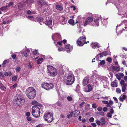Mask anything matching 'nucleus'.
Segmentation results:
<instances>
[{
	"instance_id": "obj_56",
	"label": "nucleus",
	"mask_w": 127,
	"mask_h": 127,
	"mask_svg": "<svg viewBox=\"0 0 127 127\" xmlns=\"http://www.w3.org/2000/svg\"><path fill=\"white\" fill-rule=\"evenodd\" d=\"M21 69V68L20 67H17L16 68V71H19Z\"/></svg>"
},
{
	"instance_id": "obj_32",
	"label": "nucleus",
	"mask_w": 127,
	"mask_h": 127,
	"mask_svg": "<svg viewBox=\"0 0 127 127\" xmlns=\"http://www.w3.org/2000/svg\"><path fill=\"white\" fill-rule=\"evenodd\" d=\"M120 84L121 85H122V86L127 85V84L125 83V82L123 80H121L120 81Z\"/></svg>"
},
{
	"instance_id": "obj_17",
	"label": "nucleus",
	"mask_w": 127,
	"mask_h": 127,
	"mask_svg": "<svg viewBox=\"0 0 127 127\" xmlns=\"http://www.w3.org/2000/svg\"><path fill=\"white\" fill-rule=\"evenodd\" d=\"M32 105H34V106H38L40 107H41V105L39 103L36 101L33 100L32 102Z\"/></svg>"
},
{
	"instance_id": "obj_27",
	"label": "nucleus",
	"mask_w": 127,
	"mask_h": 127,
	"mask_svg": "<svg viewBox=\"0 0 127 127\" xmlns=\"http://www.w3.org/2000/svg\"><path fill=\"white\" fill-rule=\"evenodd\" d=\"M12 74V73L11 71L6 72L4 73V75L6 76H10Z\"/></svg>"
},
{
	"instance_id": "obj_64",
	"label": "nucleus",
	"mask_w": 127,
	"mask_h": 127,
	"mask_svg": "<svg viewBox=\"0 0 127 127\" xmlns=\"http://www.w3.org/2000/svg\"><path fill=\"white\" fill-rule=\"evenodd\" d=\"M124 79L125 81H127V76H125L124 77Z\"/></svg>"
},
{
	"instance_id": "obj_52",
	"label": "nucleus",
	"mask_w": 127,
	"mask_h": 127,
	"mask_svg": "<svg viewBox=\"0 0 127 127\" xmlns=\"http://www.w3.org/2000/svg\"><path fill=\"white\" fill-rule=\"evenodd\" d=\"M30 113L29 112H27L26 113V115L27 117H29L30 115Z\"/></svg>"
},
{
	"instance_id": "obj_39",
	"label": "nucleus",
	"mask_w": 127,
	"mask_h": 127,
	"mask_svg": "<svg viewBox=\"0 0 127 127\" xmlns=\"http://www.w3.org/2000/svg\"><path fill=\"white\" fill-rule=\"evenodd\" d=\"M115 76L117 78L118 80H120L121 79V77L120 76L119 74H115Z\"/></svg>"
},
{
	"instance_id": "obj_28",
	"label": "nucleus",
	"mask_w": 127,
	"mask_h": 127,
	"mask_svg": "<svg viewBox=\"0 0 127 127\" xmlns=\"http://www.w3.org/2000/svg\"><path fill=\"white\" fill-rule=\"evenodd\" d=\"M43 60V59L42 58H40L38 59L36 62V63L38 64H39L41 63Z\"/></svg>"
},
{
	"instance_id": "obj_29",
	"label": "nucleus",
	"mask_w": 127,
	"mask_h": 127,
	"mask_svg": "<svg viewBox=\"0 0 127 127\" xmlns=\"http://www.w3.org/2000/svg\"><path fill=\"white\" fill-rule=\"evenodd\" d=\"M33 2V0H26L25 1V2L29 4Z\"/></svg>"
},
{
	"instance_id": "obj_55",
	"label": "nucleus",
	"mask_w": 127,
	"mask_h": 127,
	"mask_svg": "<svg viewBox=\"0 0 127 127\" xmlns=\"http://www.w3.org/2000/svg\"><path fill=\"white\" fill-rule=\"evenodd\" d=\"M96 123L98 125H100L101 122L99 120H97L96 122Z\"/></svg>"
},
{
	"instance_id": "obj_20",
	"label": "nucleus",
	"mask_w": 127,
	"mask_h": 127,
	"mask_svg": "<svg viewBox=\"0 0 127 127\" xmlns=\"http://www.w3.org/2000/svg\"><path fill=\"white\" fill-rule=\"evenodd\" d=\"M103 56H104L103 55L102 53L100 54H99L96 57V60H99L100 59L99 58H101Z\"/></svg>"
},
{
	"instance_id": "obj_1",
	"label": "nucleus",
	"mask_w": 127,
	"mask_h": 127,
	"mask_svg": "<svg viewBox=\"0 0 127 127\" xmlns=\"http://www.w3.org/2000/svg\"><path fill=\"white\" fill-rule=\"evenodd\" d=\"M75 79L74 75L71 73H66L63 77V81L64 83L67 85L72 84L74 83Z\"/></svg>"
},
{
	"instance_id": "obj_47",
	"label": "nucleus",
	"mask_w": 127,
	"mask_h": 127,
	"mask_svg": "<svg viewBox=\"0 0 127 127\" xmlns=\"http://www.w3.org/2000/svg\"><path fill=\"white\" fill-rule=\"evenodd\" d=\"M9 23V21L8 20H7L5 21H3V23L4 24H8Z\"/></svg>"
},
{
	"instance_id": "obj_13",
	"label": "nucleus",
	"mask_w": 127,
	"mask_h": 127,
	"mask_svg": "<svg viewBox=\"0 0 127 127\" xmlns=\"http://www.w3.org/2000/svg\"><path fill=\"white\" fill-rule=\"evenodd\" d=\"M91 46L93 49L95 48H99L100 46L99 43L97 42L92 43L91 44Z\"/></svg>"
},
{
	"instance_id": "obj_6",
	"label": "nucleus",
	"mask_w": 127,
	"mask_h": 127,
	"mask_svg": "<svg viewBox=\"0 0 127 127\" xmlns=\"http://www.w3.org/2000/svg\"><path fill=\"white\" fill-rule=\"evenodd\" d=\"M93 20V18L92 17H89L87 18L85 20H84L83 23L81 22H79V27L83 25L86 26L88 25H91Z\"/></svg>"
},
{
	"instance_id": "obj_11",
	"label": "nucleus",
	"mask_w": 127,
	"mask_h": 127,
	"mask_svg": "<svg viewBox=\"0 0 127 127\" xmlns=\"http://www.w3.org/2000/svg\"><path fill=\"white\" fill-rule=\"evenodd\" d=\"M102 102L103 104H106V106L107 107H110L113 104V102L112 100H110L109 102L107 101L103 100Z\"/></svg>"
},
{
	"instance_id": "obj_23",
	"label": "nucleus",
	"mask_w": 127,
	"mask_h": 127,
	"mask_svg": "<svg viewBox=\"0 0 127 127\" xmlns=\"http://www.w3.org/2000/svg\"><path fill=\"white\" fill-rule=\"evenodd\" d=\"M73 113L72 111H71L69 112L67 115V118H69L71 117L72 116Z\"/></svg>"
},
{
	"instance_id": "obj_40",
	"label": "nucleus",
	"mask_w": 127,
	"mask_h": 127,
	"mask_svg": "<svg viewBox=\"0 0 127 127\" xmlns=\"http://www.w3.org/2000/svg\"><path fill=\"white\" fill-rule=\"evenodd\" d=\"M116 7L119 11H121L122 10H123V8L122 7L119 6H117Z\"/></svg>"
},
{
	"instance_id": "obj_41",
	"label": "nucleus",
	"mask_w": 127,
	"mask_h": 127,
	"mask_svg": "<svg viewBox=\"0 0 127 127\" xmlns=\"http://www.w3.org/2000/svg\"><path fill=\"white\" fill-rule=\"evenodd\" d=\"M17 76L13 77L12 79V81H16L17 80Z\"/></svg>"
},
{
	"instance_id": "obj_18",
	"label": "nucleus",
	"mask_w": 127,
	"mask_h": 127,
	"mask_svg": "<svg viewBox=\"0 0 127 127\" xmlns=\"http://www.w3.org/2000/svg\"><path fill=\"white\" fill-rule=\"evenodd\" d=\"M65 48L67 49V52H69L72 50V48L70 47V45L69 44L66 45Z\"/></svg>"
},
{
	"instance_id": "obj_51",
	"label": "nucleus",
	"mask_w": 127,
	"mask_h": 127,
	"mask_svg": "<svg viewBox=\"0 0 127 127\" xmlns=\"http://www.w3.org/2000/svg\"><path fill=\"white\" fill-rule=\"evenodd\" d=\"M94 118L93 117H91L89 120V121L90 122H93L94 120Z\"/></svg>"
},
{
	"instance_id": "obj_61",
	"label": "nucleus",
	"mask_w": 127,
	"mask_h": 127,
	"mask_svg": "<svg viewBox=\"0 0 127 127\" xmlns=\"http://www.w3.org/2000/svg\"><path fill=\"white\" fill-rule=\"evenodd\" d=\"M102 53L104 56H106L107 54V53L106 52H103Z\"/></svg>"
},
{
	"instance_id": "obj_4",
	"label": "nucleus",
	"mask_w": 127,
	"mask_h": 127,
	"mask_svg": "<svg viewBox=\"0 0 127 127\" xmlns=\"http://www.w3.org/2000/svg\"><path fill=\"white\" fill-rule=\"evenodd\" d=\"M25 102L24 97L21 95H19L17 98L14 101V103L17 105L22 106L23 105Z\"/></svg>"
},
{
	"instance_id": "obj_31",
	"label": "nucleus",
	"mask_w": 127,
	"mask_h": 127,
	"mask_svg": "<svg viewBox=\"0 0 127 127\" xmlns=\"http://www.w3.org/2000/svg\"><path fill=\"white\" fill-rule=\"evenodd\" d=\"M43 0H38L37 1V3L39 5L41 6L42 5V2Z\"/></svg>"
},
{
	"instance_id": "obj_57",
	"label": "nucleus",
	"mask_w": 127,
	"mask_h": 127,
	"mask_svg": "<svg viewBox=\"0 0 127 127\" xmlns=\"http://www.w3.org/2000/svg\"><path fill=\"white\" fill-rule=\"evenodd\" d=\"M85 103L84 102H82L79 105V106L80 107H82L83 105Z\"/></svg>"
},
{
	"instance_id": "obj_48",
	"label": "nucleus",
	"mask_w": 127,
	"mask_h": 127,
	"mask_svg": "<svg viewBox=\"0 0 127 127\" xmlns=\"http://www.w3.org/2000/svg\"><path fill=\"white\" fill-rule=\"evenodd\" d=\"M71 8H72L73 11H74L76 9V7L75 6H71Z\"/></svg>"
},
{
	"instance_id": "obj_21",
	"label": "nucleus",
	"mask_w": 127,
	"mask_h": 127,
	"mask_svg": "<svg viewBox=\"0 0 127 127\" xmlns=\"http://www.w3.org/2000/svg\"><path fill=\"white\" fill-rule=\"evenodd\" d=\"M126 97V96L124 95L122 96H120L119 97V100L121 101H123L125 99Z\"/></svg>"
},
{
	"instance_id": "obj_50",
	"label": "nucleus",
	"mask_w": 127,
	"mask_h": 127,
	"mask_svg": "<svg viewBox=\"0 0 127 127\" xmlns=\"http://www.w3.org/2000/svg\"><path fill=\"white\" fill-rule=\"evenodd\" d=\"M38 53V52L37 50H35L33 52V54L34 55H37Z\"/></svg>"
},
{
	"instance_id": "obj_30",
	"label": "nucleus",
	"mask_w": 127,
	"mask_h": 127,
	"mask_svg": "<svg viewBox=\"0 0 127 127\" xmlns=\"http://www.w3.org/2000/svg\"><path fill=\"white\" fill-rule=\"evenodd\" d=\"M56 9L59 10H62L63 9L62 6L60 5H57L56 6Z\"/></svg>"
},
{
	"instance_id": "obj_24",
	"label": "nucleus",
	"mask_w": 127,
	"mask_h": 127,
	"mask_svg": "<svg viewBox=\"0 0 127 127\" xmlns=\"http://www.w3.org/2000/svg\"><path fill=\"white\" fill-rule=\"evenodd\" d=\"M80 113V111L79 110H75L74 112V116H76L79 114Z\"/></svg>"
},
{
	"instance_id": "obj_49",
	"label": "nucleus",
	"mask_w": 127,
	"mask_h": 127,
	"mask_svg": "<svg viewBox=\"0 0 127 127\" xmlns=\"http://www.w3.org/2000/svg\"><path fill=\"white\" fill-rule=\"evenodd\" d=\"M64 49L62 47H59L58 48V51H64Z\"/></svg>"
},
{
	"instance_id": "obj_60",
	"label": "nucleus",
	"mask_w": 127,
	"mask_h": 127,
	"mask_svg": "<svg viewBox=\"0 0 127 127\" xmlns=\"http://www.w3.org/2000/svg\"><path fill=\"white\" fill-rule=\"evenodd\" d=\"M7 60H5L3 61V63L2 64V65H4L6 64V63H7Z\"/></svg>"
},
{
	"instance_id": "obj_42",
	"label": "nucleus",
	"mask_w": 127,
	"mask_h": 127,
	"mask_svg": "<svg viewBox=\"0 0 127 127\" xmlns=\"http://www.w3.org/2000/svg\"><path fill=\"white\" fill-rule=\"evenodd\" d=\"M67 99L68 101H72L73 99L72 97L68 96L67 97Z\"/></svg>"
},
{
	"instance_id": "obj_54",
	"label": "nucleus",
	"mask_w": 127,
	"mask_h": 127,
	"mask_svg": "<svg viewBox=\"0 0 127 127\" xmlns=\"http://www.w3.org/2000/svg\"><path fill=\"white\" fill-rule=\"evenodd\" d=\"M110 112L112 114L114 113V111L113 108H112L111 109Z\"/></svg>"
},
{
	"instance_id": "obj_35",
	"label": "nucleus",
	"mask_w": 127,
	"mask_h": 127,
	"mask_svg": "<svg viewBox=\"0 0 127 127\" xmlns=\"http://www.w3.org/2000/svg\"><path fill=\"white\" fill-rule=\"evenodd\" d=\"M7 6H3L1 7L0 9V10L1 11H4L6 10L7 9Z\"/></svg>"
},
{
	"instance_id": "obj_3",
	"label": "nucleus",
	"mask_w": 127,
	"mask_h": 127,
	"mask_svg": "<svg viewBox=\"0 0 127 127\" xmlns=\"http://www.w3.org/2000/svg\"><path fill=\"white\" fill-rule=\"evenodd\" d=\"M47 73L49 76L54 77L57 75L58 72L56 68L50 65H47Z\"/></svg>"
},
{
	"instance_id": "obj_38",
	"label": "nucleus",
	"mask_w": 127,
	"mask_h": 127,
	"mask_svg": "<svg viewBox=\"0 0 127 127\" xmlns=\"http://www.w3.org/2000/svg\"><path fill=\"white\" fill-rule=\"evenodd\" d=\"M127 85L122 86V91L123 92H124L126 89V87Z\"/></svg>"
},
{
	"instance_id": "obj_43",
	"label": "nucleus",
	"mask_w": 127,
	"mask_h": 127,
	"mask_svg": "<svg viewBox=\"0 0 127 127\" xmlns=\"http://www.w3.org/2000/svg\"><path fill=\"white\" fill-rule=\"evenodd\" d=\"M0 89L4 91H5L6 90L5 87L3 86H1L0 87Z\"/></svg>"
},
{
	"instance_id": "obj_10",
	"label": "nucleus",
	"mask_w": 127,
	"mask_h": 127,
	"mask_svg": "<svg viewBox=\"0 0 127 127\" xmlns=\"http://www.w3.org/2000/svg\"><path fill=\"white\" fill-rule=\"evenodd\" d=\"M52 37L53 40H57L61 38L60 34L56 33L53 34Z\"/></svg>"
},
{
	"instance_id": "obj_26",
	"label": "nucleus",
	"mask_w": 127,
	"mask_h": 127,
	"mask_svg": "<svg viewBox=\"0 0 127 127\" xmlns=\"http://www.w3.org/2000/svg\"><path fill=\"white\" fill-rule=\"evenodd\" d=\"M68 23L71 25L72 26H74L75 24L74 21L72 19H70L68 21Z\"/></svg>"
},
{
	"instance_id": "obj_36",
	"label": "nucleus",
	"mask_w": 127,
	"mask_h": 127,
	"mask_svg": "<svg viewBox=\"0 0 127 127\" xmlns=\"http://www.w3.org/2000/svg\"><path fill=\"white\" fill-rule=\"evenodd\" d=\"M27 67L28 68V69H31L32 66V65L30 63H28L27 64Z\"/></svg>"
},
{
	"instance_id": "obj_46",
	"label": "nucleus",
	"mask_w": 127,
	"mask_h": 127,
	"mask_svg": "<svg viewBox=\"0 0 127 127\" xmlns=\"http://www.w3.org/2000/svg\"><path fill=\"white\" fill-rule=\"evenodd\" d=\"M112 116V114L110 113H108L107 115V116L109 118H111Z\"/></svg>"
},
{
	"instance_id": "obj_44",
	"label": "nucleus",
	"mask_w": 127,
	"mask_h": 127,
	"mask_svg": "<svg viewBox=\"0 0 127 127\" xmlns=\"http://www.w3.org/2000/svg\"><path fill=\"white\" fill-rule=\"evenodd\" d=\"M116 91L118 93H120L121 92V90L120 89L118 88L116 89Z\"/></svg>"
},
{
	"instance_id": "obj_62",
	"label": "nucleus",
	"mask_w": 127,
	"mask_h": 127,
	"mask_svg": "<svg viewBox=\"0 0 127 127\" xmlns=\"http://www.w3.org/2000/svg\"><path fill=\"white\" fill-rule=\"evenodd\" d=\"M113 98L116 101V103H117L118 102V100L116 97H113Z\"/></svg>"
},
{
	"instance_id": "obj_33",
	"label": "nucleus",
	"mask_w": 127,
	"mask_h": 127,
	"mask_svg": "<svg viewBox=\"0 0 127 127\" xmlns=\"http://www.w3.org/2000/svg\"><path fill=\"white\" fill-rule=\"evenodd\" d=\"M61 21H62L63 22H64V23H62V24H64L65 23L66 21L65 18L64 17H61Z\"/></svg>"
},
{
	"instance_id": "obj_19",
	"label": "nucleus",
	"mask_w": 127,
	"mask_h": 127,
	"mask_svg": "<svg viewBox=\"0 0 127 127\" xmlns=\"http://www.w3.org/2000/svg\"><path fill=\"white\" fill-rule=\"evenodd\" d=\"M116 80H115L111 83V85L112 87H117V83L116 82Z\"/></svg>"
},
{
	"instance_id": "obj_16",
	"label": "nucleus",
	"mask_w": 127,
	"mask_h": 127,
	"mask_svg": "<svg viewBox=\"0 0 127 127\" xmlns=\"http://www.w3.org/2000/svg\"><path fill=\"white\" fill-rule=\"evenodd\" d=\"M99 19H96L94 20V21H92L91 24V25L93 26H97L99 25L98 22Z\"/></svg>"
},
{
	"instance_id": "obj_34",
	"label": "nucleus",
	"mask_w": 127,
	"mask_h": 127,
	"mask_svg": "<svg viewBox=\"0 0 127 127\" xmlns=\"http://www.w3.org/2000/svg\"><path fill=\"white\" fill-rule=\"evenodd\" d=\"M99 61L100 62L99 63H98V64H100V65H104L105 64V61L104 60H102L101 61V60H99Z\"/></svg>"
},
{
	"instance_id": "obj_15",
	"label": "nucleus",
	"mask_w": 127,
	"mask_h": 127,
	"mask_svg": "<svg viewBox=\"0 0 127 127\" xmlns=\"http://www.w3.org/2000/svg\"><path fill=\"white\" fill-rule=\"evenodd\" d=\"M52 20L51 19H50L49 21L47 20L45 22V23L46 25L48 26H49L50 28L53 29L52 27L53 26L52 24Z\"/></svg>"
},
{
	"instance_id": "obj_58",
	"label": "nucleus",
	"mask_w": 127,
	"mask_h": 127,
	"mask_svg": "<svg viewBox=\"0 0 127 127\" xmlns=\"http://www.w3.org/2000/svg\"><path fill=\"white\" fill-rule=\"evenodd\" d=\"M27 119L28 121H30L32 120V118L31 117H27Z\"/></svg>"
},
{
	"instance_id": "obj_2",
	"label": "nucleus",
	"mask_w": 127,
	"mask_h": 127,
	"mask_svg": "<svg viewBox=\"0 0 127 127\" xmlns=\"http://www.w3.org/2000/svg\"><path fill=\"white\" fill-rule=\"evenodd\" d=\"M25 94L29 98L33 99L35 96L36 91L33 87H29L26 90Z\"/></svg>"
},
{
	"instance_id": "obj_53",
	"label": "nucleus",
	"mask_w": 127,
	"mask_h": 127,
	"mask_svg": "<svg viewBox=\"0 0 127 127\" xmlns=\"http://www.w3.org/2000/svg\"><path fill=\"white\" fill-rule=\"evenodd\" d=\"M119 75L120 77L122 78H123V77L124 76V74L123 73H120L119 74Z\"/></svg>"
},
{
	"instance_id": "obj_37",
	"label": "nucleus",
	"mask_w": 127,
	"mask_h": 127,
	"mask_svg": "<svg viewBox=\"0 0 127 127\" xmlns=\"http://www.w3.org/2000/svg\"><path fill=\"white\" fill-rule=\"evenodd\" d=\"M17 84H15L12 86H11L10 87V89L11 90H12L14 88L17 86Z\"/></svg>"
},
{
	"instance_id": "obj_59",
	"label": "nucleus",
	"mask_w": 127,
	"mask_h": 127,
	"mask_svg": "<svg viewBox=\"0 0 127 127\" xmlns=\"http://www.w3.org/2000/svg\"><path fill=\"white\" fill-rule=\"evenodd\" d=\"M13 2H10L8 4V5L7 6V7H9L11 5H13Z\"/></svg>"
},
{
	"instance_id": "obj_9",
	"label": "nucleus",
	"mask_w": 127,
	"mask_h": 127,
	"mask_svg": "<svg viewBox=\"0 0 127 127\" xmlns=\"http://www.w3.org/2000/svg\"><path fill=\"white\" fill-rule=\"evenodd\" d=\"M44 119L48 122H51L53 119V115L51 113H49L46 114L44 116Z\"/></svg>"
},
{
	"instance_id": "obj_5",
	"label": "nucleus",
	"mask_w": 127,
	"mask_h": 127,
	"mask_svg": "<svg viewBox=\"0 0 127 127\" xmlns=\"http://www.w3.org/2000/svg\"><path fill=\"white\" fill-rule=\"evenodd\" d=\"M32 113L33 116L35 118L39 117L40 113V108L37 106H34L32 107Z\"/></svg>"
},
{
	"instance_id": "obj_8",
	"label": "nucleus",
	"mask_w": 127,
	"mask_h": 127,
	"mask_svg": "<svg viewBox=\"0 0 127 127\" xmlns=\"http://www.w3.org/2000/svg\"><path fill=\"white\" fill-rule=\"evenodd\" d=\"M86 38L85 36L83 35L82 37H80L77 40V45L82 46L85 44Z\"/></svg>"
},
{
	"instance_id": "obj_45",
	"label": "nucleus",
	"mask_w": 127,
	"mask_h": 127,
	"mask_svg": "<svg viewBox=\"0 0 127 127\" xmlns=\"http://www.w3.org/2000/svg\"><path fill=\"white\" fill-rule=\"evenodd\" d=\"M106 61L109 62H110L112 61V59L111 58H108L106 60Z\"/></svg>"
},
{
	"instance_id": "obj_12",
	"label": "nucleus",
	"mask_w": 127,
	"mask_h": 127,
	"mask_svg": "<svg viewBox=\"0 0 127 127\" xmlns=\"http://www.w3.org/2000/svg\"><path fill=\"white\" fill-rule=\"evenodd\" d=\"M84 91L86 92H88L92 90V88L90 85H88L84 88Z\"/></svg>"
},
{
	"instance_id": "obj_22",
	"label": "nucleus",
	"mask_w": 127,
	"mask_h": 127,
	"mask_svg": "<svg viewBox=\"0 0 127 127\" xmlns=\"http://www.w3.org/2000/svg\"><path fill=\"white\" fill-rule=\"evenodd\" d=\"M112 69L113 72L115 71H116L117 72H118L120 70V68L118 67L113 66V67ZM113 73H114V72Z\"/></svg>"
},
{
	"instance_id": "obj_25",
	"label": "nucleus",
	"mask_w": 127,
	"mask_h": 127,
	"mask_svg": "<svg viewBox=\"0 0 127 127\" xmlns=\"http://www.w3.org/2000/svg\"><path fill=\"white\" fill-rule=\"evenodd\" d=\"M100 120L101 122L102 125H103L105 124V121L104 118H101L100 119Z\"/></svg>"
},
{
	"instance_id": "obj_14",
	"label": "nucleus",
	"mask_w": 127,
	"mask_h": 127,
	"mask_svg": "<svg viewBox=\"0 0 127 127\" xmlns=\"http://www.w3.org/2000/svg\"><path fill=\"white\" fill-rule=\"evenodd\" d=\"M89 82V77H85L84 78L83 81V85L84 86L86 85Z\"/></svg>"
},
{
	"instance_id": "obj_7",
	"label": "nucleus",
	"mask_w": 127,
	"mask_h": 127,
	"mask_svg": "<svg viewBox=\"0 0 127 127\" xmlns=\"http://www.w3.org/2000/svg\"><path fill=\"white\" fill-rule=\"evenodd\" d=\"M41 86L43 88L47 90H49L52 89L54 85L53 84L50 83L43 82L41 84Z\"/></svg>"
},
{
	"instance_id": "obj_63",
	"label": "nucleus",
	"mask_w": 127,
	"mask_h": 127,
	"mask_svg": "<svg viewBox=\"0 0 127 127\" xmlns=\"http://www.w3.org/2000/svg\"><path fill=\"white\" fill-rule=\"evenodd\" d=\"M107 108L106 107H104L103 109V111L104 112L106 111L107 110Z\"/></svg>"
}]
</instances>
